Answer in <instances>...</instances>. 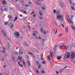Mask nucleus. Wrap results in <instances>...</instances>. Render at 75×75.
<instances>
[{"instance_id": "obj_1", "label": "nucleus", "mask_w": 75, "mask_h": 75, "mask_svg": "<svg viewBox=\"0 0 75 75\" xmlns=\"http://www.w3.org/2000/svg\"><path fill=\"white\" fill-rule=\"evenodd\" d=\"M57 19H59V20L60 21V23H61L63 21V16H61V15H59L57 16Z\"/></svg>"}, {"instance_id": "obj_2", "label": "nucleus", "mask_w": 75, "mask_h": 75, "mask_svg": "<svg viewBox=\"0 0 75 75\" xmlns=\"http://www.w3.org/2000/svg\"><path fill=\"white\" fill-rule=\"evenodd\" d=\"M71 52L72 53L71 54V58L72 59V60H74L75 59V54L74 53L75 52L74 51H71Z\"/></svg>"}, {"instance_id": "obj_3", "label": "nucleus", "mask_w": 75, "mask_h": 75, "mask_svg": "<svg viewBox=\"0 0 75 75\" xmlns=\"http://www.w3.org/2000/svg\"><path fill=\"white\" fill-rule=\"evenodd\" d=\"M1 10L2 11H5L7 10V7L6 6H3L1 8Z\"/></svg>"}, {"instance_id": "obj_4", "label": "nucleus", "mask_w": 75, "mask_h": 75, "mask_svg": "<svg viewBox=\"0 0 75 75\" xmlns=\"http://www.w3.org/2000/svg\"><path fill=\"white\" fill-rule=\"evenodd\" d=\"M15 36V37L17 38H20V35H19V33L18 32L16 33Z\"/></svg>"}, {"instance_id": "obj_5", "label": "nucleus", "mask_w": 75, "mask_h": 75, "mask_svg": "<svg viewBox=\"0 0 75 75\" xmlns=\"http://www.w3.org/2000/svg\"><path fill=\"white\" fill-rule=\"evenodd\" d=\"M65 48L66 50H67L68 47V43H65Z\"/></svg>"}, {"instance_id": "obj_6", "label": "nucleus", "mask_w": 75, "mask_h": 75, "mask_svg": "<svg viewBox=\"0 0 75 75\" xmlns=\"http://www.w3.org/2000/svg\"><path fill=\"white\" fill-rule=\"evenodd\" d=\"M69 58V56L67 55V54H65L64 56V58L65 59H68Z\"/></svg>"}, {"instance_id": "obj_7", "label": "nucleus", "mask_w": 75, "mask_h": 75, "mask_svg": "<svg viewBox=\"0 0 75 75\" xmlns=\"http://www.w3.org/2000/svg\"><path fill=\"white\" fill-rule=\"evenodd\" d=\"M2 33L3 34H4V35L5 36V37H7V36H6V33L5 31H4V30H2Z\"/></svg>"}, {"instance_id": "obj_8", "label": "nucleus", "mask_w": 75, "mask_h": 75, "mask_svg": "<svg viewBox=\"0 0 75 75\" xmlns=\"http://www.w3.org/2000/svg\"><path fill=\"white\" fill-rule=\"evenodd\" d=\"M9 18V20L11 21H13V18H12V16H10Z\"/></svg>"}, {"instance_id": "obj_9", "label": "nucleus", "mask_w": 75, "mask_h": 75, "mask_svg": "<svg viewBox=\"0 0 75 75\" xmlns=\"http://www.w3.org/2000/svg\"><path fill=\"white\" fill-rule=\"evenodd\" d=\"M54 30V34H56V33H57V31H58V29L57 28H55Z\"/></svg>"}, {"instance_id": "obj_10", "label": "nucleus", "mask_w": 75, "mask_h": 75, "mask_svg": "<svg viewBox=\"0 0 75 75\" xmlns=\"http://www.w3.org/2000/svg\"><path fill=\"white\" fill-rule=\"evenodd\" d=\"M18 59L20 60V62H21V60H22L23 58H22V57L21 56H18Z\"/></svg>"}, {"instance_id": "obj_11", "label": "nucleus", "mask_w": 75, "mask_h": 75, "mask_svg": "<svg viewBox=\"0 0 75 75\" xmlns=\"http://www.w3.org/2000/svg\"><path fill=\"white\" fill-rule=\"evenodd\" d=\"M63 45H64V43L63 42L61 43L59 45V46L60 47H62V46H63Z\"/></svg>"}, {"instance_id": "obj_12", "label": "nucleus", "mask_w": 75, "mask_h": 75, "mask_svg": "<svg viewBox=\"0 0 75 75\" xmlns=\"http://www.w3.org/2000/svg\"><path fill=\"white\" fill-rule=\"evenodd\" d=\"M19 54L20 55H22L23 53V52L20 49L19 50Z\"/></svg>"}, {"instance_id": "obj_13", "label": "nucleus", "mask_w": 75, "mask_h": 75, "mask_svg": "<svg viewBox=\"0 0 75 75\" xmlns=\"http://www.w3.org/2000/svg\"><path fill=\"white\" fill-rule=\"evenodd\" d=\"M56 14L57 15H58V14H60V10H58L56 11Z\"/></svg>"}, {"instance_id": "obj_14", "label": "nucleus", "mask_w": 75, "mask_h": 75, "mask_svg": "<svg viewBox=\"0 0 75 75\" xmlns=\"http://www.w3.org/2000/svg\"><path fill=\"white\" fill-rule=\"evenodd\" d=\"M54 53L53 52H51L50 53V56L52 58H53L54 57Z\"/></svg>"}, {"instance_id": "obj_15", "label": "nucleus", "mask_w": 75, "mask_h": 75, "mask_svg": "<svg viewBox=\"0 0 75 75\" xmlns=\"http://www.w3.org/2000/svg\"><path fill=\"white\" fill-rule=\"evenodd\" d=\"M12 58L13 59V60L14 61V62H16V59L14 58V55H12Z\"/></svg>"}, {"instance_id": "obj_16", "label": "nucleus", "mask_w": 75, "mask_h": 75, "mask_svg": "<svg viewBox=\"0 0 75 75\" xmlns=\"http://www.w3.org/2000/svg\"><path fill=\"white\" fill-rule=\"evenodd\" d=\"M3 4H4V5H6V1L4 0H3L2 1Z\"/></svg>"}, {"instance_id": "obj_17", "label": "nucleus", "mask_w": 75, "mask_h": 75, "mask_svg": "<svg viewBox=\"0 0 75 75\" xmlns=\"http://www.w3.org/2000/svg\"><path fill=\"white\" fill-rule=\"evenodd\" d=\"M60 5L62 7V8H64V3L62 2L60 3Z\"/></svg>"}, {"instance_id": "obj_18", "label": "nucleus", "mask_w": 75, "mask_h": 75, "mask_svg": "<svg viewBox=\"0 0 75 75\" xmlns=\"http://www.w3.org/2000/svg\"><path fill=\"white\" fill-rule=\"evenodd\" d=\"M18 18V17H15V18L14 19V20H13V22H15L16 21H17V20Z\"/></svg>"}, {"instance_id": "obj_19", "label": "nucleus", "mask_w": 75, "mask_h": 75, "mask_svg": "<svg viewBox=\"0 0 75 75\" xmlns=\"http://www.w3.org/2000/svg\"><path fill=\"white\" fill-rule=\"evenodd\" d=\"M61 59V56H59L57 57V59L58 60H59Z\"/></svg>"}, {"instance_id": "obj_20", "label": "nucleus", "mask_w": 75, "mask_h": 75, "mask_svg": "<svg viewBox=\"0 0 75 75\" xmlns=\"http://www.w3.org/2000/svg\"><path fill=\"white\" fill-rule=\"evenodd\" d=\"M68 26H66V33H68Z\"/></svg>"}, {"instance_id": "obj_21", "label": "nucleus", "mask_w": 75, "mask_h": 75, "mask_svg": "<svg viewBox=\"0 0 75 75\" xmlns=\"http://www.w3.org/2000/svg\"><path fill=\"white\" fill-rule=\"evenodd\" d=\"M57 47V45H55L54 46V50L55 51L56 50V47Z\"/></svg>"}, {"instance_id": "obj_22", "label": "nucleus", "mask_w": 75, "mask_h": 75, "mask_svg": "<svg viewBox=\"0 0 75 75\" xmlns=\"http://www.w3.org/2000/svg\"><path fill=\"white\" fill-rule=\"evenodd\" d=\"M72 46L74 47V48H75V43H73L72 44Z\"/></svg>"}, {"instance_id": "obj_23", "label": "nucleus", "mask_w": 75, "mask_h": 75, "mask_svg": "<svg viewBox=\"0 0 75 75\" xmlns=\"http://www.w3.org/2000/svg\"><path fill=\"white\" fill-rule=\"evenodd\" d=\"M68 20L69 21V23H72V21H71L70 19H69Z\"/></svg>"}, {"instance_id": "obj_24", "label": "nucleus", "mask_w": 75, "mask_h": 75, "mask_svg": "<svg viewBox=\"0 0 75 75\" xmlns=\"http://www.w3.org/2000/svg\"><path fill=\"white\" fill-rule=\"evenodd\" d=\"M63 71V69H59V72L60 73H62V72Z\"/></svg>"}, {"instance_id": "obj_25", "label": "nucleus", "mask_w": 75, "mask_h": 75, "mask_svg": "<svg viewBox=\"0 0 75 75\" xmlns=\"http://www.w3.org/2000/svg\"><path fill=\"white\" fill-rule=\"evenodd\" d=\"M28 65L29 67H31V64H30V62L29 61H28Z\"/></svg>"}, {"instance_id": "obj_26", "label": "nucleus", "mask_w": 75, "mask_h": 75, "mask_svg": "<svg viewBox=\"0 0 75 75\" xmlns=\"http://www.w3.org/2000/svg\"><path fill=\"white\" fill-rule=\"evenodd\" d=\"M71 28L73 29V30H75V28L74 26L73 25H71Z\"/></svg>"}, {"instance_id": "obj_27", "label": "nucleus", "mask_w": 75, "mask_h": 75, "mask_svg": "<svg viewBox=\"0 0 75 75\" xmlns=\"http://www.w3.org/2000/svg\"><path fill=\"white\" fill-rule=\"evenodd\" d=\"M12 23H9V24H8V25L10 27L12 25Z\"/></svg>"}, {"instance_id": "obj_28", "label": "nucleus", "mask_w": 75, "mask_h": 75, "mask_svg": "<svg viewBox=\"0 0 75 75\" xmlns=\"http://www.w3.org/2000/svg\"><path fill=\"white\" fill-rule=\"evenodd\" d=\"M14 54H15L16 55H18V53L17 52H14Z\"/></svg>"}, {"instance_id": "obj_29", "label": "nucleus", "mask_w": 75, "mask_h": 75, "mask_svg": "<svg viewBox=\"0 0 75 75\" xmlns=\"http://www.w3.org/2000/svg\"><path fill=\"white\" fill-rule=\"evenodd\" d=\"M73 17H75V16H74V15H71V19H74V18H73Z\"/></svg>"}, {"instance_id": "obj_30", "label": "nucleus", "mask_w": 75, "mask_h": 75, "mask_svg": "<svg viewBox=\"0 0 75 75\" xmlns=\"http://www.w3.org/2000/svg\"><path fill=\"white\" fill-rule=\"evenodd\" d=\"M41 67V64H39L38 67V68L40 69V68Z\"/></svg>"}, {"instance_id": "obj_31", "label": "nucleus", "mask_w": 75, "mask_h": 75, "mask_svg": "<svg viewBox=\"0 0 75 75\" xmlns=\"http://www.w3.org/2000/svg\"><path fill=\"white\" fill-rule=\"evenodd\" d=\"M67 55L68 56H69V57H70V53H69V52H68L67 53Z\"/></svg>"}, {"instance_id": "obj_32", "label": "nucleus", "mask_w": 75, "mask_h": 75, "mask_svg": "<svg viewBox=\"0 0 75 75\" xmlns=\"http://www.w3.org/2000/svg\"><path fill=\"white\" fill-rule=\"evenodd\" d=\"M69 49L70 50H71V45H69Z\"/></svg>"}, {"instance_id": "obj_33", "label": "nucleus", "mask_w": 75, "mask_h": 75, "mask_svg": "<svg viewBox=\"0 0 75 75\" xmlns=\"http://www.w3.org/2000/svg\"><path fill=\"white\" fill-rule=\"evenodd\" d=\"M13 27H14V25H12L10 27V28H13Z\"/></svg>"}, {"instance_id": "obj_34", "label": "nucleus", "mask_w": 75, "mask_h": 75, "mask_svg": "<svg viewBox=\"0 0 75 75\" xmlns=\"http://www.w3.org/2000/svg\"><path fill=\"white\" fill-rule=\"evenodd\" d=\"M46 63V61H43V64H45Z\"/></svg>"}, {"instance_id": "obj_35", "label": "nucleus", "mask_w": 75, "mask_h": 75, "mask_svg": "<svg viewBox=\"0 0 75 75\" xmlns=\"http://www.w3.org/2000/svg\"><path fill=\"white\" fill-rule=\"evenodd\" d=\"M43 34L45 35H47V33L45 31L43 32Z\"/></svg>"}, {"instance_id": "obj_36", "label": "nucleus", "mask_w": 75, "mask_h": 75, "mask_svg": "<svg viewBox=\"0 0 75 75\" xmlns=\"http://www.w3.org/2000/svg\"><path fill=\"white\" fill-rule=\"evenodd\" d=\"M71 0H69V3H70V4H72V1H71Z\"/></svg>"}, {"instance_id": "obj_37", "label": "nucleus", "mask_w": 75, "mask_h": 75, "mask_svg": "<svg viewBox=\"0 0 75 75\" xmlns=\"http://www.w3.org/2000/svg\"><path fill=\"white\" fill-rule=\"evenodd\" d=\"M39 14L40 16H42V12H39Z\"/></svg>"}, {"instance_id": "obj_38", "label": "nucleus", "mask_w": 75, "mask_h": 75, "mask_svg": "<svg viewBox=\"0 0 75 75\" xmlns=\"http://www.w3.org/2000/svg\"><path fill=\"white\" fill-rule=\"evenodd\" d=\"M40 30H41V32L43 31V28H40Z\"/></svg>"}, {"instance_id": "obj_39", "label": "nucleus", "mask_w": 75, "mask_h": 75, "mask_svg": "<svg viewBox=\"0 0 75 75\" xmlns=\"http://www.w3.org/2000/svg\"><path fill=\"white\" fill-rule=\"evenodd\" d=\"M41 73H43V74H44L45 72H44V71L43 70H42L41 71Z\"/></svg>"}, {"instance_id": "obj_40", "label": "nucleus", "mask_w": 75, "mask_h": 75, "mask_svg": "<svg viewBox=\"0 0 75 75\" xmlns=\"http://www.w3.org/2000/svg\"><path fill=\"white\" fill-rule=\"evenodd\" d=\"M7 24H8V22H6L4 23V25H7Z\"/></svg>"}, {"instance_id": "obj_41", "label": "nucleus", "mask_w": 75, "mask_h": 75, "mask_svg": "<svg viewBox=\"0 0 75 75\" xmlns=\"http://www.w3.org/2000/svg\"><path fill=\"white\" fill-rule=\"evenodd\" d=\"M53 13H56V10H54L53 11Z\"/></svg>"}, {"instance_id": "obj_42", "label": "nucleus", "mask_w": 75, "mask_h": 75, "mask_svg": "<svg viewBox=\"0 0 75 75\" xmlns=\"http://www.w3.org/2000/svg\"><path fill=\"white\" fill-rule=\"evenodd\" d=\"M23 65H24V66H25V62H23Z\"/></svg>"}, {"instance_id": "obj_43", "label": "nucleus", "mask_w": 75, "mask_h": 75, "mask_svg": "<svg viewBox=\"0 0 75 75\" xmlns=\"http://www.w3.org/2000/svg\"><path fill=\"white\" fill-rule=\"evenodd\" d=\"M36 65H38L39 64V62H36Z\"/></svg>"}, {"instance_id": "obj_44", "label": "nucleus", "mask_w": 75, "mask_h": 75, "mask_svg": "<svg viewBox=\"0 0 75 75\" xmlns=\"http://www.w3.org/2000/svg\"><path fill=\"white\" fill-rule=\"evenodd\" d=\"M71 8H72V10H75V8H74V7L71 6Z\"/></svg>"}, {"instance_id": "obj_45", "label": "nucleus", "mask_w": 75, "mask_h": 75, "mask_svg": "<svg viewBox=\"0 0 75 75\" xmlns=\"http://www.w3.org/2000/svg\"><path fill=\"white\" fill-rule=\"evenodd\" d=\"M35 3L36 4H37L38 5V2H37L36 1L35 2Z\"/></svg>"}, {"instance_id": "obj_46", "label": "nucleus", "mask_w": 75, "mask_h": 75, "mask_svg": "<svg viewBox=\"0 0 75 75\" xmlns=\"http://www.w3.org/2000/svg\"><path fill=\"white\" fill-rule=\"evenodd\" d=\"M36 72H37V74H38L39 73V71L38 70H36Z\"/></svg>"}, {"instance_id": "obj_47", "label": "nucleus", "mask_w": 75, "mask_h": 75, "mask_svg": "<svg viewBox=\"0 0 75 75\" xmlns=\"http://www.w3.org/2000/svg\"><path fill=\"white\" fill-rule=\"evenodd\" d=\"M67 20H68V18H69V16L68 15H67Z\"/></svg>"}, {"instance_id": "obj_48", "label": "nucleus", "mask_w": 75, "mask_h": 75, "mask_svg": "<svg viewBox=\"0 0 75 75\" xmlns=\"http://www.w3.org/2000/svg\"><path fill=\"white\" fill-rule=\"evenodd\" d=\"M2 52H3V53H6V51H5V50H4V51H2Z\"/></svg>"}, {"instance_id": "obj_49", "label": "nucleus", "mask_w": 75, "mask_h": 75, "mask_svg": "<svg viewBox=\"0 0 75 75\" xmlns=\"http://www.w3.org/2000/svg\"><path fill=\"white\" fill-rule=\"evenodd\" d=\"M38 38L39 39V40H41V39H41V37H38Z\"/></svg>"}, {"instance_id": "obj_50", "label": "nucleus", "mask_w": 75, "mask_h": 75, "mask_svg": "<svg viewBox=\"0 0 75 75\" xmlns=\"http://www.w3.org/2000/svg\"><path fill=\"white\" fill-rule=\"evenodd\" d=\"M35 13V12H32L30 14H34Z\"/></svg>"}, {"instance_id": "obj_51", "label": "nucleus", "mask_w": 75, "mask_h": 75, "mask_svg": "<svg viewBox=\"0 0 75 75\" xmlns=\"http://www.w3.org/2000/svg\"><path fill=\"white\" fill-rule=\"evenodd\" d=\"M33 36H36V35H35V33H33Z\"/></svg>"}, {"instance_id": "obj_52", "label": "nucleus", "mask_w": 75, "mask_h": 75, "mask_svg": "<svg viewBox=\"0 0 75 75\" xmlns=\"http://www.w3.org/2000/svg\"><path fill=\"white\" fill-rule=\"evenodd\" d=\"M62 35V34H61L59 35L58 36L59 37H61V35Z\"/></svg>"}, {"instance_id": "obj_53", "label": "nucleus", "mask_w": 75, "mask_h": 75, "mask_svg": "<svg viewBox=\"0 0 75 75\" xmlns=\"http://www.w3.org/2000/svg\"><path fill=\"white\" fill-rule=\"evenodd\" d=\"M25 7H29L28 5H25Z\"/></svg>"}, {"instance_id": "obj_54", "label": "nucleus", "mask_w": 75, "mask_h": 75, "mask_svg": "<svg viewBox=\"0 0 75 75\" xmlns=\"http://www.w3.org/2000/svg\"><path fill=\"white\" fill-rule=\"evenodd\" d=\"M19 66H20L21 67H23V65L21 64H20V65H19Z\"/></svg>"}, {"instance_id": "obj_55", "label": "nucleus", "mask_w": 75, "mask_h": 75, "mask_svg": "<svg viewBox=\"0 0 75 75\" xmlns=\"http://www.w3.org/2000/svg\"><path fill=\"white\" fill-rule=\"evenodd\" d=\"M21 61H22L23 62V63L24 62V59L21 60Z\"/></svg>"}, {"instance_id": "obj_56", "label": "nucleus", "mask_w": 75, "mask_h": 75, "mask_svg": "<svg viewBox=\"0 0 75 75\" xmlns=\"http://www.w3.org/2000/svg\"><path fill=\"white\" fill-rule=\"evenodd\" d=\"M40 18V20H42V18L40 17V18Z\"/></svg>"}, {"instance_id": "obj_57", "label": "nucleus", "mask_w": 75, "mask_h": 75, "mask_svg": "<svg viewBox=\"0 0 75 75\" xmlns=\"http://www.w3.org/2000/svg\"><path fill=\"white\" fill-rule=\"evenodd\" d=\"M41 57H43V55L42 54H41Z\"/></svg>"}, {"instance_id": "obj_58", "label": "nucleus", "mask_w": 75, "mask_h": 75, "mask_svg": "<svg viewBox=\"0 0 75 75\" xmlns=\"http://www.w3.org/2000/svg\"><path fill=\"white\" fill-rule=\"evenodd\" d=\"M35 16H36V15H35V14H34L33 15V17H35Z\"/></svg>"}, {"instance_id": "obj_59", "label": "nucleus", "mask_w": 75, "mask_h": 75, "mask_svg": "<svg viewBox=\"0 0 75 75\" xmlns=\"http://www.w3.org/2000/svg\"><path fill=\"white\" fill-rule=\"evenodd\" d=\"M47 58H50V55H48L47 56Z\"/></svg>"}, {"instance_id": "obj_60", "label": "nucleus", "mask_w": 75, "mask_h": 75, "mask_svg": "<svg viewBox=\"0 0 75 75\" xmlns=\"http://www.w3.org/2000/svg\"><path fill=\"white\" fill-rule=\"evenodd\" d=\"M19 16H20V17H23V15H19Z\"/></svg>"}, {"instance_id": "obj_61", "label": "nucleus", "mask_w": 75, "mask_h": 75, "mask_svg": "<svg viewBox=\"0 0 75 75\" xmlns=\"http://www.w3.org/2000/svg\"><path fill=\"white\" fill-rule=\"evenodd\" d=\"M56 73L57 74H59V71H56Z\"/></svg>"}, {"instance_id": "obj_62", "label": "nucleus", "mask_w": 75, "mask_h": 75, "mask_svg": "<svg viewBox=\"0 0 75 75\" xmlns=\"http://www.w3.org/2000/svg\"><path fill=\"white\" fill-rule=\"evenodd\" d=\"M21 12L22 13H24V10L21 11Z\"/></svg>"}, {"instance_id": "obj_63", "label": "nucleus", "mask_w": 75, "mask_h": 75, "mask_svg": "<svg viewBox=\"0 0 75 75\" xmlns=\"http://www.w3.org/2000/svg\"><path fill=\"white\" fill-rule=\"evenodd\" d=\"M2 48H3V50H5V47H2Z\"/></svg>"}, {"instance_id": "obj_64", "label": "nucleus", "mask_w": 75, "mask_h": 75, "mask_svg": "<svg viewBox=\"0 0 75 75\" xmlns=\"http://www.w3.org/2000/svg\"><path fill=\"white\" fill-rule=\"evenodd\" d=\"M42 9L43 10H44V8L42 7Z\"/></svg>"}]
</instances>
